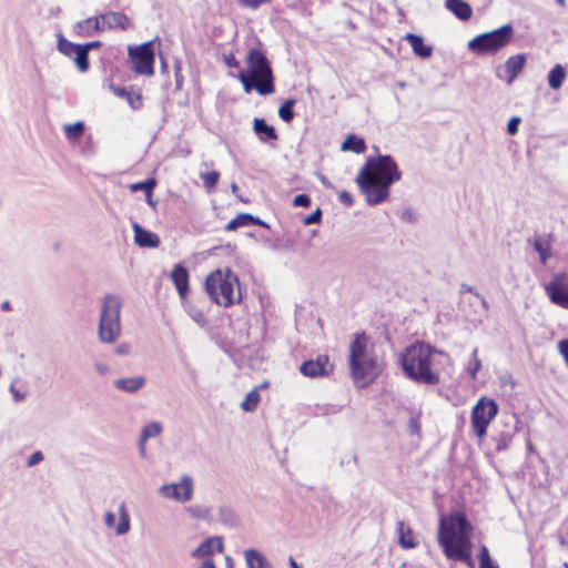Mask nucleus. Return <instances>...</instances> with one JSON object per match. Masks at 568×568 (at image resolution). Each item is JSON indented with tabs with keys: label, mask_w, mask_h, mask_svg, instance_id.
<instances>
[{
	"label": "nucleus",
	"mask_w": 568,
	"mask_h": 568,
	"mask_svg": "<svg viewBox=\"0 0 568 568\" xmlns=\"http://www.w3.org/2000/svg\"><path fill=\"white\" fill-rule=\"evenodd\" d=\"M402 173L390 155L369 156L361 169L356 183L369 205L388 199L389 187L399 181Z\"/></svg>",
	"instance_id": "nucleus-1"
},
{
	"label": "nucleus",
	"mask_w": 568,
	"mask_h": 568,
	"mask_svg": "<svg viewBox=\"0 0 568 568\" xmlns=\"http://www.w3.org/2000/svg\"><path fill=\"white\" fill-rule=\"evenodd\" d=\"M470 531L471 525L464 513L454 511L439 518L437 538L445 556L473 567Z\"/></svg>",
	"instance_id": "nucleus-2"
},
{
	"label": "nucleus",
	"mask_w": 568,
	"mask_h": 568,
	"mask_svg": "<svg viewBox=\"0 0 568 568\" xmlns=\"http://www.w3.org/2000/svg\"><path fill=\"white\" fill-rule=\"evenodd\" d=\"M434 355H445V353L425 342H415L408 345L399 356L404 375L418 384H438L440 374L435 367Z\"/></svg>",
	"instance_id": "nucleus-3"
},
{
	"label": "nucleus",
	"mask_w": 568,
	"mask_h": 568,
	"mask_svg": "<svg viewBox=\"0 0 568 568\" xmlns=\"http://www.w3.org/2000/svg\"><path fill=\"white\" fill-rule=\"evenodd\" d=\"M246 70L241 69L235 75L242 83L245 93L253 90L260 95L275 92V78L266 54L258 48H251L245 58Z\"/></svg>",
	"instance_id": "nucleus-4"
},
{
	"label": "nucleus",
	"mask_w": 568,
	"mask_h": 568,
	"mask_svg": "<svg viewBox=\"0 0 568 568\" xmlns=\"http://www.w3.org/2000/svg\"><path fill=\"white\" fill-rule=\"evenodd\" d=\"M349 371L354 382L364 387L377 375L376 356L368 348V337L365 333H357L349 345Z\"/></svg>",
	"instance_id": "nucleus-5"
},
{
	"label": "nucleus",
	"mask_w": 568,
	"mask_h": 568,
	"mask_svg": "<svg viewBox=\"0 0 568 568\" xmlns=\"http://www.w3.org/2000/svg\"><path fill=\"white\" fill-rule=\"evenodd\" d=\"M205 291L212 302L230 307L242 301L240 281L230 268H217L205 278Z\"/></svg>",
	"instance_id": "nucleus-6"
},
{
	"label": "nucleus",
	"mask_w": 568,
	"mask_h": 568,
	"mask_svg": "<svg viewBox=\"0 0 568 568\" xmlns=\"http://www.w3.org/2000/svg\"><path fill=\"white\" fill-rule=\"evenodd\" d=\"M123 300L116 294H105L101 302L98 338L101 343H115L121 336V310Z\"/></svg>",
	"instance_id": "nucleus-7"
},
{
	"label": "nucleus",
	"mask_w": 568,
	"mask_h": 568,
	"mask_svg": "<svg viewBox=\"0 0 568 568\" xmlns=\"http://www.w3.org/2000/svg\"><path fill=\"white\" fill-rule=\"evenodd\" d=\"M513 33V27L505 24L494 31L478 34L469 41L468 48L477 54L495 53L511 40Z\"/></svg>",
	"instance_id": "nucleus-8"
},
{
	"label": "nucleus",
	"mask_w": 568,
	"mask_h": 568,
	"mask_svg": "<svg viewBox=\"0 0 568 568\" xmlns=\"http://www.w3.org/2000/svg\"><path fill=\"white\" fill-rule=\"evenodd\" d=\"M498 414V405L494 399L480 397L473 407L470 423L474 433L483 438L487 433V427Z\"/></svg>",
	"instance_id": "nucleus-9"
},
{
	"label": "nucleus",
	"mask_w": 568,
	"mask_h": 568,
	"mask_svg": "<svg viewBox=\"0 0 568 568\" xmlns=\"http://www.w3.org/2000/svg\"><path fill=\"white\" fill-rule=\"evenodd\" d=\"M129 55L133 63V70L143 75L154 73V49L153 42L148 41L138 47H129Z\"/></svg>",
	"instance_id": "nucleus-10"
},
{
	"label": "nucleus",
	"mask_w": 568,
	"mask_h": 568,
	"mask_svg": "<svg viewBox=\"0 0 568 568\" xmlns=\"http://www.w3.org/2000/svg\"><path fill=\"white\" fill-rule=\"evenodd\" d=\"M193 479L190 475L182 476L179 483L164 484L160 487V493L170 499L180 503H186L193 497Z\"/></svg>",
	"instance_id": "nucleus-11"
},
{
	"label": "nucleus",
	"mask_w": 568,
	"mask_h": 568,
	"mask_svg": "<svg viewBox=\"0 0 568 568\" xmlns=\"http://www.w3.org/2000/svg\"><path fill=\"white\" fill-rule=\"evenodd\" d=\"M546 293L551 303L568 308V275L556 274L551 282L545 286Z\"/></svg>",
	"instance_id": "nucleus-12"
},
{
	"label": "nucleus",
	"mask_w": 568,
	"mask_h": 568,
	"mask_svg": "<svg viewBox=\"0 0 568 568\" xmlns=\"http://www.w3.org/2000/svg\"><path fill=\"white\" fill-rule=\"evenodd\" d=\"M332 368L328 356L318 355L315 359L303 362L300 372L307 377H318L328 375Z\"/></svg>",
	"instance_id": "nucleus-13"
},
{
	"label": "nucleus",
	"mask_w": 568,
	"mask_h": 568,
	"mask_svg": "<svg viewBox=\"0 0 568 568\" xmlns=\"http://www.w3.org/2000/svg\"><path fill=\"white\" fill-rule=\"evenodd\" d=\"M132 229L134 231V242L140 247L154 248L160 245L159 236L145 229H143L138 222H133Z\"/></svg>",
	"instance_id": "nucleus-14"
},
{
	"label": "nucleus",
	"mask_w": 568,
	"mask_h": 568,
	"mask_svg": "<svg viewBox=\"0 0 568 568\" xmlns=\"http://www.w3.org/2000/svg\"><path fill=\"white\" fill-rule=\"evenodd\" d=\"M171 278L176 287V291L182 300L189 293V272L182 264H176L171 272Z\"/></svg>",
	"instance_id": "nucleus-15"
},
{
	"label": "nucleus",
	"mask_w": 568,
	"mask_h": 568,
	"mask_svg": "<svg viewBox=\"0 0 568 568\" xmlns=\"http://www.w3.org/2000/svg\"><path fill=\"white\" fill-rule=\"evenodd\" d=\"M104 29V26L101 23L100 16L90 17L82 21H79L74 24L73 31L79 37H90L93 36L94 32L101 31Z\"/></svg>",
	"instance_id": "nucleus-16"
},
{
	"label": "nucleus",
	"mask_w": 568,
	"mask_h": 568,
	"mask_svg": "<svg viewBox=\"0 0 568 568\" xmlns=\"http://www.w3.org/2000/svg\"><path fill=\"white\" fill-rule=\"evenodd\" d=\"M214 546L217 552H222L224 548L223 538L220 536L206 538L191 555L194 558L211 556L214 552Z\"/></svg>",
	"instance_id": "nucleus-17"
},
{
	"label": "nucleus",
	"mask_w": 568,
	"mask_h": 568,
	"mask_svg": "<svg viewBox=\"0 0 568 568\" xmlns=\"http://www.w3.org/2000/svg\"><path fill=\"white\" fill-rule=\"evenodd\" d=\"M526 63V55L515 54L509 57L505 62V72L507 74L506 82L511 84L514 80L523 71Z\"/></svg>",
	"instance_id": "nucleus-18"
},
{
	"label": "nucleus",
	"mask_w": 568,
	"mask_h": 568,
	"mask_svg": "<svg viewBox=\"0 0 568 568\" xmlns=\"http://www.w3.org/2000/svg\"><path fill=\"white\" fill-rule=\"evenodd\" d=\"M146 384V379L144 376H131L118 378L113 382V385L116 389L125 392V393H136L142 389Z\"/></svg>",
	"instance_id": "nucleus-19"
},
{
	"label": "nucleus",
	"mask_w": 568,
	"mask_h": 568,
	"mask_svg": "<svg viewBox=\"0 0 568 568\" xmlns=\"http://www.w3.org/2000/svg\"><path fill=\"white\" fill-rule=\"evenodd\" d=\"M445 7L462 21L469 20L473 14L470 4L464 0H445Z\"/></svg>",
	"instance_id": "nucleus-20"
},
{
	"label": "nucleus",
	"mask_w": 568,
	"mask_h": 568,
	"mask_svg": "<svg viewBox=\"0 0 568 568\" xmlns=\"http://www.w3.org/2000/svg\"><path fill=\"white\" fill-rule=\"evenodd\" d=\"M253 131L262 142L276 141L278 139L274 126L267 124L264 119H254Z\"/></svg>",
	"instance_id": "nucleus-21"
},
{
	"label": "nucleus",
	"mask_w": 568,
	"mask_h": 568,
	"mask_svg": "<svg viewBox=\"0 0 568 568\" xmlns=\"http://www.w3.org/2000/svg\"><path fill=\"white\" fill-rule=\"evenodd\" d=\"M101 23L109 29L120 28L121 30L128 29L130 20L126 14L122 12H106L100 14Z\"/></svg>",
	"instance_id": "nucleus-22"
},
{
	"label": "nucleus",
	"mask_w": 568,
	"mask_h": 568,
	"mask_svg": "<svg viewBox=\"0 0 568 568\" xmlns=\"http://www.w3.org/2000/svg\"><path fill=\"white\" fill-rule=\"evenodd\" d=\"M405 39L412 47L413 52L420 58H429L433 53V48L424 43L423 37L415 33H407Z\"/></svg>",
	"instance_id": "nucleus-23"
},
{
	"label": "nucleus",
	"mask_w": 568,
	"mask_h": 568,
	"mask_svg": "<svg viewBox=\"0 0 568 568\" xmlns=\"http://www.w3.org/2000/svg\"><path fill=\"white\" fill-rule=\"evenodd\" d=\"M534 250L539 254L540 262L546 264L551 256V235L535 236L532 241Z\"/></svg>",
	"instance_id": "nucleus-24"
},
{
	"label": "nucleus",
	"mask_w": 568,
	"mask_h": 568,
	"mask_svg": "<svg viewBox=\"0 0 568 568\" xmlns=\"http://www.w3.org/2000/svg\"><path fill=\"white\" fill-rule=\"evenodd\" d=\"M247 568H272L266 557L258 550L250 548L244 550Z\"/></svg>",
	"instance_id": "nucleus-25"
},
{
	"label": "nucleus",
	"mask_w": 568,
	"mask_h": 568,
	"mask_svg": "<svg viewBox=\"0 0 568 568\" xmlns=\"http://www.w3.org/2000/svg\"><path fill=\"white\" fill-rule=\"evenodd\" d=\"M341 150L342 151H352L356 154H361L366 151V144H365L364 139H362L355 134H348L347 138L342 143Z\"/></svg>",
	"instance_id": "nucleus-26"
},
{
	"label": "nucleus",
	"mask_w": 568,
	"mask_h": 568,
	"mask_svg": "<svg viewBox=\"0 0 568 568\" xmlns=\"http://www.w3.org/2000/svg\"><path fill=\"white\" fill-rule=\"evenodd\" d=\"M566 79V70L561 64H556L548 73V85L558 90Z\"/></svg>",
	"instance_id": "nucleus-27"
},
{
	"label": "nucleus",
	"mask_w": 568,
	"mask_h": 568,
	"mask_svg": "<svg viewBox=\"0 0 568 568\" xmlns=\"http://www.w3.org/2000/svg\"><path fill=\"white\" fill-rule=\"evenodd\" d=\"M398 542L405 549L414 548L417 542L414 540L413 531L409 527H405L404 523H398Z\"/></svg>",
	"instance_id": "nucleus-28"
},
{
	"label": "nucleus",
	"mask_w": 568,
	"mask_h": 568,
	"mask_svg": "<svg viewBox=\"0 0 568 568\" xmlns=\"http://www.w3.org/2000/svg\"><path fill=\"white\" fill-rule=\"evenodd\" d=\"M119 524L115 527V534L121 536L126 534L130 530V516L126 510L125 503H121L119 505Z\"/></svg>",
	"instance_id": "nucleus-29"
},
{
	"label": "nucleus",
	"mask_w": 568,
	"mask_h": 568,
	"mask_svg": "<svg viewBox=\"0 0 568 568\" xmlns=\"http://www.w3.org/2000/svg\"><path fill=\"white\" fill-rule=\"evenodd\" d=\"M80 45L81 44L67 40L61 33L58 34L57 48L64 55L71 58L80 48Z\"/></svg>",
	"instance_id": "nucleus-30"
},
{
	"label": "nucleus",
	"mask_w": 568,
	"mask_h": 568,
	"mask_svg": "<svg viewBox=\"0 0 568 568\" xmlns=\"http://www.w3.org/2000/svg\"><path fill=\"white\" fill-rule=\"evenodd\" d=\"M252 214L250 213H240L234 219H232L225 226L226 231H234L242 226L252 225Z\"/></svg>",
	"instance_id": "nucleus-31"
},
{
	"label": "nucleus",
	"mask_w": 568,
	"mask_h": 568,
	"mask_svg": "<svg viewBox=\"0 0 568 568\" xmlns=\"http://www.w3.org/2000/svg\"><path fill=\"white\" fill-rule=\"evenodd\" d=\"M84 132V123L82 121H78L73 124L64 125V133L69 141H77Z\"/></svg>",
	"instance_id": "nucleus-32"
},
{
	"label": "nucleus",
	"mask_w": 568,
	"mask_h": 568,
	"mask_svg": "<svg viewBox=\"0 0 568 568\" xmlns=\"http://www.w3.org/2000/svg\"><path fill=\"white\" fill-rule=\"evenodd\" d=\"M260 394L256 389H252L248 392L244 398V400L241 403V408L244 412H253L257 407L260 403Z\"/></svg>",
	"instance_id": "nucleus-33"
},
{
	"label": "nucleus",
	"mask_w": 568,
	"mask_h": 568,
	"mask_svg": "<svg viewBox=\"0 0 568 568\" xmlns=\"http://www.w3.org/2000/svg\"><path fill=\"white\" fill-rule=\"evenodd\" d=\"M162 425L158 422H152L145 425L141 432L140 437H142V442H146L151 438L158 437L162 433Z\"/></svg>",
	"instance_id": "nucleus-34"
},
{
	"label": "nucleus",
	"mask_w": 568,
	"mask_h": 568,
	"mask_svg": "<svg viewBox=\"0 0 568 568\" xmlns=\"http://www.w3.org/2000/svg\"><path fill=\"white\" fill-rule=\"evenodd\" d=\"M184 307L186 313L196 324H199L201 327L206 325V317L201 310L196 308L187 301L184 302Z\"/></svg>",
	"instance_id": "nucleus-35"
},
{
	"label": "nucleus",
	"mask_w": 568,
	"mask_h": 568,
	"mask_svg": "<svg viewBox=\"0 0 568 568\" xmlns=\"http://www.w3.org/2000/svg\"><path fill=\"white\" fill-rule=\"evenodd\" d=\"M74 55V62L78 67V69L81 72H85L89 70L90 63H89V52L85 51L84 48L80 45V48L77 50Z\"/></svg>",
	"instance_id": "nucleus-36"
},
{
	"label": "nucleus",
	"mask_w": 568,
	"mask_h": 568,
	"mask_svg": "<svg viewBox=\"0 0 568 568\" xmlns=\"http://www.w3.org/2000/svg\"><path fill=\"white\" fill-rule=\"evenodd\" d=\"M294 99H287L278 109L280 118L286 123H290L294 118Z\"/></svg>",
	"instance_id": "nucleus-37"
},
{
	"label": "nucleus",
	"mask_w": 568,
	"mask_h": 568,
	"mask_svg": "<svg viewBox=\"0 0 568 568\" xmlns=\"http://www.w3.org/2000/svg\"><path fill=\"white\" fill-rule=\"evenodd\" d=\"M156 182L154 179H148L143 182H138L131 185L132 191H144L146 197H151L152 191L155 187Z\"/></svg>",
	"instance_id": "nucleus-38"
},
{
	"label": "nucleus",
	"mask_w": 568,
	"mask_h": 568,
	"mask_svg": "<svg viewBox=\"0 0 568 568\" xmlns=\"http://www.w3.org/2000/svg\"><path fill=\"white\" fill-rule=\"evenodd\" d=\"M187 514L195 519H209L210 518V509L201 506L194 505L186 508Z\"/></svg>",
	"instance_id": "nucleus-39"
},
{
	"label": "nucleus",
	"mask_w": 568,
	"mask_h": 568,
	"mask_svg": "<svg viewBox=\"0 0 568 568\" xmlns=\"http://www.w3.org/2000/svg\"><path fill=\"white\" fill-rule=\"evenodd\" d=\"M481 368V362L480 359L478 358V348H474L473 353H471V357H470V361H469V364H468V367H467V372L469 373L470 377L473 379L476 378V375L478 373V371H480Z\"/></svg>",
	"instance_id": "nucleus-40"
},
{
	"label": "nucleus",
	"mask_w": 568,
	"mask_h": 568,
	"mask_svg": "<svg viewBox=\"0 0 568 568\" xmlns=\"http://www.w3.org/2000/svg\"><path fill=\"white\" fill-rule=\"evenodd\" d=\"M479 568H499L496 564L493 562L489 550L486 546H481L479 549Z\"/></svg>",
	"instance_id": "nucleus-41"
},
{
	"label": "nucleus",
	"mask_w": 568,
	"mask_h": 568,
	"mask_svg": "<svg viewBox=\"0 0 568 568\" xmlns=\"http://www.w3.org/2000/svg\"><path fill=\"white\" fill-rule=\"evenodd\" d=\"M219 521L226 524L229 526H234L236 524L235 514L229 507H220L219 508Z\"/></svg>",
	"instance_id": "nucleus-42"
},
{
	"label": "nucleus",
	"mask_w": 568,
	"mask_h": 568,
	"mask_svg": "<svg viewBox=\"0 0 568 568\" xmlns=\"http://www.w3.org/2000/svg\"><path fill=\"white\" fill-rule=\"evenodd\" d=\"M220 173L216 171H211L206 173L201 174V179L203 181V184L207 189H212L216 185L219 181Z\"/></svg>",
	"instance_id": "nucleus-43"
},
{
	"label": "nucleus",
	"mask_w": 568,
	"mask_h": 568,
	"mask_svg": "<svg viewBox=\"0 0 568 568\" xmlns=\"http://www.w3.org/2000/svg\"><path fill=\"white\" fill-rule=\"evenodd\" d=\"M17 381L18 378H14L12 381V383L9 386V392L11 393L14 403H21L27 398V393L20 392L19 389L16 388Z\"/></svg>",
	"instance_id": "nucleus-44"
},
{
	"label": "nucleus",
	"mask_w": 568,
	"mask_h": 568,
	"mask_svg": "<svg viewBox=\"0 0 568 568\" xmlns=\"http://www.w3.org/2000/svg\"><path fill=\"white\" fill-rule=\"evenodd\" d=\"M322 221V210L317 207L312 214L304 217L305 225L318 224Z\"/></svg>",
	"instance_id": "nucleus-45"
},
{
	"label": "nucleus",
	"mask_w": 568,
	"mask_h": 568,
	"mask_svg": "<svg viewBox=\"0 0 568 568\" xmlns=\"http://www.w3.org/2000/svg\"><path fill=\"white\" fill-rule=\"evenodd\" d=\"M294 206L308 207L311 205V197L307 194H297L293 200Z\"/></svg>",
	"instance_id": "nucleus-46"
},
{
	"label": "nucleus",
	"mask_w": 568,
	"mask_h": 568,
	"mask_svg": "<svg viewBox=\"0 0 568 568\" xmlns=\"http://www.w3.org/2000/svg\"><path fill=\"white\" fill-rule=\"evenodd\" d=\"M43 460V454L40 452V450H36L33 452L29 457H28V460H27V466L28 467H33L36 466L37 464H39L40 462Z\"/></svg>",
	"instance_id": "nucleus-47"
},
{
	"label": "nucleus",
	"mask_w": 568,
	"mask_h": 568,
	"mask_svg": "<svg viewBox=\"0 0 568 568\" xmlns=\"http://www.w3.org/2000/svg\"><path fill=\"white\" fill-rule=\"evenodd\" d=\"M519 123H520V118L518 116H513L508 123H507V132L510 134V135H514L518 132V128H519Z\"/></svg>",
	"instance_id": "nucleus-48"
},
{
	"label": "nucleus",
	"mask_w": 568,
	"mask_h": 568,
	"mask_svg": "<svg viewBox=\"0 0 568 568\" xmlns=\"http://www.w3.org/2000/svg\"><path fill=\"white\" fill-rule=\"evenodd\" d=\"M338 200L341 203H343L344 205H346L348 207L352 206L354 203L352 194L346 191H342L338 194Z\"/></svg>",
	"instance_id": "nucleus-49"
},
{
	"label": "nucleus",
	"mask_w": 568,
	"mask_h": 568,
	"mask_svg": "<svg viewBox=\"0 0 568 568\" xmlns=\"http://www.w3.org/2000/svg\"><path fill=\"white\" fill-rule=\"evenodd\" d=\"M131 352V347L129 344L126 343H122V344H119L115 348H114V353L119 356H126L129 355Z\"/></svg>",
	"instance_id": "nucleus-50"
},
{
	"label": "nucleus",
	"mask_w": 568,
	"mask_h": 568,
	"mask_svg": "<svg viewBox=\"0 0 568 568\" xmlns=\"http://www.w3.org/2000/svg\"><path fill=\"white\" fill-rule=\"evenodd\" d=\"M224 62L229 68H240V61L234 57L233 53L224 55Z\"/></svg>",
	"instance_id": "nucleus-51"
},
{
	"label": "nucleus",
	"mask_w": 568,
	"mask_h": 568,
	"mask_svg": "<svg viewBox=\"0 0 568 568\" xmlns=\"http://www.w3.org/2000/svg\"><path fill=\"white\" fill-rule=\"evenodd\" d=\"M559 351L568 365V339L559 342Z\"/></svg>",
	"instance_id": "nucleus-52"
},
{
	"label": "nucleus",
	"mask_w": 568,
	"mask_h": 568,
	"mask_svg": "<svg viewBox=\"0 0 568 568\" xmlns=\"http://www.w3.org/2000/svg\"><path fill=\"white\" fill-rule=\"evenodd\" d=\"M104 524L108 528H112L115 524V515L111 511L105 513Z\"/></svg>",
	"instance_id": "nucleus-53"
},
{
	"label": "nucleus",
	"mask_w": 568,
	"mask_h": 568,
	"mask_svg": "<svg viewBox=\"0 0 568 568\" xmlns=\"http://www.w3.org/2000/svg\"><path fill=\"white\" fill-rule=\"evenodd\" d=\"M102 45V42L99 41V40H95V41H91V42H88V43H84V44H81L82 48L85 49V51H90L92 49H99L100 47Z\"/></svg>",
	"instance_id": "nucleus-54"
},
{
	"label": "nucleus",
	"mask_w": 568,
	"mask_h": 568,
	"mask_svg": "<svg viewBox=\"0 0 568 568\" xmlns=\"http://www.w3.org/2000/svg\"><path fill=\"white\" fill-rule=\"evenodd\" d=\"M403 219L406 220L407 222L413 223L416 220L415 213L410 209H406L403 212Z\"/></svg>",
	"instance_id": "nucleus-55"
},
{
	"label": "nucleus",
	"mask_w": 568,
	"mask_h": 568,
	"mask_svg": "<svg viewBox=\"0 0 568 568\" xmlns=\"http://www.w3.org/2000/svg\"><path fill=\"white\" fill-rule=\"evenodd\" d=\"M271 1H272V0H251V1H247V8L256 9V8H258L261 4L270 3Z\"/></svg>",
	"instance_id": "nucleus-56"
},
{
	"label": "nucleus",
	"mask_w": 568,
	"mask_h": 568,
	"mask_svg": "<svg viewBox=\"0 0 568 568\" xmlns=\"http://www.w3.org/2000/svg\"><path fill=\"white\" fill-rule=\"evenodd\" d=\"M251 223H252V225H260V226H263V227H268L267 223H265L260 217H256L254 215H252V222Z\"/></svg>",
	"instance_id": "nucleus-57"
},
{
	"label": "nucleus",
	"mask_w": 568,
	"mask_h": 568,
	"mask_svg": "<svg viewBox=\"0 0 568 568\" xmlns=\"http://www.w3.org/2000/svg\"><path fill=\"white\" fill-rule=\"evenodd\" d=\"M94 367H95V371H97L98 373H100V374H105V373L108 372V369H109V368H108V366H106V365H104V364H102V363H97V364L94 365Z\"/></svg>",
	"instance_id": "nucleus-58"
},
{
	"label": "nucleus",
	"mask_w": 568,
	"mask_h": 568,
	"mask_svg": "<svg viewBox=\"0 0 568 568\" xmlns=\"http://www.w3.org/2000/svg\"><path fill=\"white\" fill-rule=\"evenodd\" d=\"M460 292H462V293H474V294H475V292H476V291H475V288H474L473 286H470V285H468V284L463 283V284L460 285Z\"/></svg>",
	"instance_id": "nucleus-59"
},
{
	"label": "nucleus",
	"mask_w": 568,
	"mask_h": 568,
	"mask_svg": "<svg viewBox=\"0 0 568 568\" xmlns=\"http://www.w3.org/2000/svg\"><path fill=\"white\" fill-rule=\"evenodd\" d=\"M200 568H216V566L212 559H206L202 561Z\"/></svg>",
	"instance_id": "nucleus-60"
},
{
	"label": "nucleus",
	"mask_w": 568,
	"mask_h": 568,
	"mask_svg": "<svg viewBox=\"0 0 568 568\" xmlns=\"http://www.w3.org/2000/svg\"><path fill=\"white\" fill-rule=\"evenodd\" d=\"M113 92L118 95V97H121V98H124L128 95V92L125 90V88H113Z\"/></svg>",
	"instance_id": "nucleus-61"
},
{
	"label": "nucleus",
	"mask_w": 568,
	"mask_h": 568,
	"mask_svg": "<svg viewBox=\"0 0 568 568\" xmlns=\"http://www.w3.org/2000/svg\"><path fill=\"white\" fill-rule=\"evenodd\" d=\"M409 428L412 434H416L419 430V425L417 424L416 420L412 419L409 423Z\"/></svg>",
	"instance_id": "nucleus-62"
},
{
	"label": "nucleus",
	"mask_w": 568,
	"mask_h": 568,
	"mask_svg": "<svg viewBox=\"0 0 568 568\" xmlns=\"http://www.w3.org/2000/svg\"><path fill=\"white\" fill-rule=\"evenodd\" d=\"M139 450L140 455L144 457L145 455V442H142V437L139 438Z\"/></svg>",
	"instance_id": "nucleus-63"
},
{
	"label": "nucleus",
	"mask_w": 568,
	"mask_h": 568,
	"mask_svg": "<svg viewBox=\"0 0 568 568\" xmlns=\"http://www.w3.org/2000/svg\"><path fill=\"white\" fill-rule=\"evenodd\" d=\"M475 296L480 300V303L485 307V310H488V303H487L486 298L478 292H475Z\"/></svg>",
	"instance_id": "nucleus-64"
}]
</instances>
